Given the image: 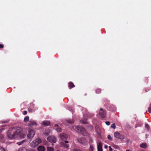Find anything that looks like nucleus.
<instances>
[{"label": "nucleus", "mask_w": 151, "mask_h": 151, "mask_svg": "<svg viewBox=\"0 0 151 151\" xmlns=\"http://www.w3.org/2000/svg\"><path fill=\"white\" fill-rule=\"evenodd\" d=\"M20 131L17 130L15 132H12L10 130L8 131L7 136L10 139L16 138L18 137V135L20 134Z\"/></svg>", "instance_id": "1"}, {"label": "nucleus", "mask_w": 151, "mask_h": 151, "mask_svg": "<svg viewBox=\"0 0 151 151\" xmlns=\"http://www.w3.org/2000/svg\"><path fill=\"white\" fill-rule=\"evenodd\" d=\"M73 129L77 132L85 136H87V133L85 129L81 126H74Z\"/></svg>", "instance_id": "2"}, {"label": "nucleus", "mask_w": 151, "mask_h": 151, "mask_svg": "<svg viewBox=\"0 0 151 151\" xmlns=\"http://www.w3.org/2000/svg\"><path fill=\"white\" fill-rule=\"evenodd\" d=\"M42 142L41 139L39 138H37L36 140L32 141L30 144L31 147L35 148Z\"/></svg>", "instance_id": "3"}, {"label": "nucleus", "mask_w": 151, "mask_h": 151, "mask_svg": "<svg viewBox=\"0 0 151 151\" xmlns=\"http://www.w3.org/2000/svg\"><path fill=\"white\" fill-rule=\"evenodd\" d=\"M35 134L34 131L31 129H29L28 130V133L27 135V137L28 139L32 138Z\"/></svg>", "instance_id": "4"}, {"label": "nucleus", "mask_w": 151, "mask_h": 151, "mask_svg": "<svg viewBox=\"0 0 151 151\" xmlns=\"http://www.w3.org/2000/svg\"><path fill=\"white\" fill-rule=\"evenodd\" d=\"M47 140L49 142L52 143H55L56 141V138L54 136H49L47 138Z\"/></svg>", "instance_id": "5"}, {"label": "nucleus", "mask_w": 151, "mask_h": 151, "mask_svg": "<svg viewBox=\"0 0 151 151\" xmlns=\"http://www.w3.org/2000/svg\"><path fill=\"white\" fill-rule=\"evenodd\" d=\"M114 136L115 137L119 139L123 140L124 139V137L123 135H121L118 132H116L114 133Z\"/></svg>", "instance_id": "6"}, {"label": "nucleus", "mask_w": 151, "mask_h": 151, "mask_svg": "<svg viewBox=\"0 0 151 151\" xmlns=\"http://www.w3.org/2000/svg\"><path fill=\"white\" fill-rule=\"evenodd\" d=\"M60 137L62 140L65 141H66V140L68 137V135L65 133H62L60 134Z\"/></svg>", "instance_id": "7"}, {"label": "nucleus", "mask_w": 151, "mask_h": 151, "mask_svg": "<svg viewBox=\"0 0 151 151\" xmlns=\"http://www.w3.org/2000/svg\"><path fill=\"white\" fill-rule=\"evenodd\" d=\"M100 110L102 111L99 113V116H100V117L102 118H104L105 117L106 114V111L103 110L102 108H101Z\"/></svg>", "instance_id": "8"}, {"label": "nucleus", "mask_w": 151, "mask_h": 151, "mask_svg": "<svg viewBox=\"0 0 151 151\" xmlns=\"http://www.w3.org/2000/svg\"><path fill=\"white\" fill-rule=\"evenodd\" d=\"M78 141L80 143L82 144L83 145H85L87 142L86 138L83 137H81L78 139Z\"/></svg>", "instance_id": "9"}, {"label": "nucleus", "mask_w": 151, "mask_h": 151, "mask_svg": "<svg viewBox=\"0 0 151 151\" xmlns=\"http://www.w3.org/2000/svg\"><path fill=\"white\" fill-rule=\"evenodd\" d=\"M37 109V107L34 104H31L29 109V111H34Z\"/></svg>", "instance_id": "10"}, {"label": "nucleus", "mask_w": 151, "mask_h": 151, "mask_svg": "<svg viewBox=\"0 0 151 151\" xmlns=\"http://www.w3.org/2000/svg\"><path fill=\"white\" fill-rule=\"evenodd\" d=\"M19 151H35V149L31 148L27 150L25 147H22L19 149Z\"/></svg>", "instance_id": "11"}, {"label": "nucleus", "mask_w": 151, "mask_h": 151, "mask_svg": "<svg viewBox=\"0 0 151 151\" xmlns=\"http://www.w3.org/2000/svg\"><path fill=\"white\" fill-rule=\"evenodd\" d=\"M98 151H103L102 145L101 142H99L97 145Z\"/></svg>", "instance_id": "12"}, {"label": "nucleus", "mask_w": 151, "mask_h": 151, "mask_svg": "<svg viewBox=\"0 0 151 151\" xmlns=\"http://www.w3.org/2000/svg\"><path fill=\"white\" fill-rule=\"evenodd\" d=\"M36 125L37 123L36 122L33 121H30L28 124V125L29 126H32L34 125Z\"/></svg>", "instance_id": "13"}, {"label": "nucleus", "mask_w": 151, "mask_h": 151, "mask_svg": "<svg viewBox=\"0 0 151 151\" xmlns=\"http://www.w3.org/2000/svg\"><path fill=\"white\" fill-rule=\"evenodd\" d=\"M68 143V141H65V142H62V145L65 148H68L69 147V145L67 144Z\"/></svg>", "instance_id": "14"}, {"label": "nucleus", "mask_w": 151, "mask_h": 151, "mask_svg": "<svg viewBox=\"0 0 151 151\" xmlns=\"http://www.w3.org/2000/svg\"><path fill=\"white\" fill-rule=\"evenodd\" d=\"M107 109L110 111H112L114 110V106L112 105H109L107 106Z\"/></svg>", "instance_id": "15"}, {"label": "nucleus", "mask_w": 151, "mask_h": 151, "mask_svg": "<svg viewBox=\"0 0 151 151\" xmlns=\"http://www.w3.org/2000/svg\"><path fill=\"white\" fill-rule=\"evenodd\" d=\"M45 149V148L42 146H40L37 148V150L39 151H44Z\"/></svg>", "instance_id": "16"}, {"label": "nucleus", "mask_w": 151, "mask_h": 151, "mask_svg": "<svg viewBox=\"0 0 151 151\" xmlns=\"http://www.w3.org/2000/svg\"><path fill=\"white\" fill-rule=\"evenodd\" d=\"M75 86V85L72 82H70L68 83V87L69 89H71Z\"/></svg>", "instance_id": "17"}, {"label": "nucleus", "mask_w": 151, "mask_h": 151, "mask_svg": "<svg viewBox=\"0 0 151 151\" xmlns=\"http://www.w3.org/2000/svg\"><path fill=\"white\" fill-rule=\"evenodd\" d=\"M140 147L142 148L145 149L147 147V145L146 143H143L141 144Z\"/></svg>", "instance_id": "18"}, {"label": "nucleus", "mask_w": 151, "mask_h": 151, "mask_svg": "<svg viewBox=\"0 0 151 151\" xmlns=\"http://www.w3.org/2000/svg\"><path fill=\"white\" fill-rule=\"evenodd\" d=\"M42 124L45 126H49L50 125V122L49 121H45L43 122Z\"/></svg>", "instance_id": "19"}, {"label": "nucleus", "mask_w": 151, "mask_h": 151, "mask_svg": "<svg viewBox=\"0 0 151 151\" xmlns=\"http://www.w3.org/2000/svg\"><path fill=\"white\" fill-rule=\"evenodd\" d=\"M96 132L98 134H100L101 132V129L98 125H96L95 127Z\"/></svg>", "instance_id": "20"}, {"label": "nucleus", "mask_w": 151, "mask_h": 151, "mask_svg": "<svg viewBox=\"0 0 151 151\" xmlns=\"http://www.w3.org/2000/svg\"><path fill=\"white\" fill-rule=\"evenodd\" d=\"M80 122L81 123L83 124H86L88 123L87 120L86 119L81 120L80 121Z\"/></svg>", "instance_id": "21"}, {"label": "nucleus", "mask_w": 151, "mask_h": 151, "mask_svg": "<svg viewBox=\"0 0 151 151\" xmlns=\"http://www.w3.org/2000/svg\"><path fill=\"white\" fill-rule=\"evenodd\" d=\"M20 134H19L18 135V136H19L20 137L22 138H24V137H25V136H26L24 134L21 133L20 131Z\"/></svg>", "instance_id": "22"}, {"label": "nucleus", "mask_w": 151, "mask_h": 151, "mask_svg": "<svg viewBox=\"0 0 151 151\" xmlns=\"http://www.w3.org/2000/svg\"><path fill=\"white\" fill-rule=\"evenodd\" d=\"M67 122L70 124H73L74 123V120L73 119H69L67 120Z\"/></svg>", "instance_id": "23"}, {"label": "nucleus", "mask_w": 151, "mask_h": 151, "mask_svg": "<svg viewBox=\"0 0 151 151\" xmlns=\"http://www.w3.org/2000/svg\"><path fill=\"white\" fill-rule=\"evenodd\" d=\"M29 118L28 116H26L25 117L24 119V122H26L29 120Z\"/></svg>", "instance_id": "24"}, {"label": "nucleus", "mask_w": 151, "mask_h": 151, "mask_svg": "<svg viewBox=\"0 0 151 151\" xmlns=\"http://www.w3.org/2000/svg\"><path fill=\"white\" fill-rule=\"evenodd\" d=\"M54 149L51 147H47V151H54Z\"/></svg>", "instance_id": "25"}, {"label": "nucleus", "mask_w": 151, "mask_h": 151, "mask_svg": "<svg viewBox=\"0 0 151 151\" xmlns=\"http://www.w3.org/2000/svg\"><path fill=\"white\" fill-rule=\"evenodd\" d=\"M94 149V147L93 146L91 145L89 148V151H93Z\"/></svg>", "instance_id": "26"}, {"label": "nucleus", "mask_w": 151, "mask_h": 151, "mask_svg": "<svg viewBox=\"0 0 151 151\" xmlns=\"http://www.w3.org/2000/svg\"><path fill=\"white\" fill-rule=\"evenodd\" d=\"M56 130L58 132H61L62 130L61 129L60 127H58L56 129Z\"/></svg>", "instance_id": "27"}, {"label": "nucleus", "mask_w": 151, "mask_h": 151, "mask_svg": "<svg viewBox=\"0 0 151 151\" xmlns=\"http://www.w3.org/2000/svg\"><path fill=\"white\" fill-rule=\"evenodd\" d=\"M96 91V93H99L101 92V89L99 88L97 89Z\"/></svg>", "instance_id": "28"}, {"label": "nucleus", "mask_w": 151, "mask_h": 151, "mask_svg": "<svg viewBox=\"0 0 151 151\" xmlns=\"http://www.w3.org/2000/svg\"><path fill=\"white\" fill-rule=\"evenodd\" d=\"M111 127L114 129H115L116 128V126L115 124L113 123L111 125Z\"/></svg>", "instance_id": "29"}, {"label": "nucleus", "mask_w": 151, "mask_h": 151, "mask_svg": "<svg viewBox=\"0 0 151 151\" xmlns=\"http://www.w3.org/2000/svg\"><path fill=\"white\" fill-rule=\"evenodd\" d=\"M148 111L150 113L151 112V104H150L148 109Z\"/></svg>", "instance_id": "30"}, {"label": "nucleus", "mask_w": 151, "mask_h": 151, "mask_svg": "<svg viewBox=\"0 0 151 151\" xmlns=\"http://www.w3.org/2000/svg\"><path fill=\"white\" fill-rule=\"evenodd\" d=\"M108 139L110 140H112V138L110 135H109L108 136Z\"/></svg>", "instance_id": "31"}, {"label": "nucleus", "mask_w": 151, "mask_h": 151, "mask_svg": "<svg viewBox=\"0 0 151 151\" xmlns=\"http://www.w3.org/2000/svg\"><path fill=\"white\" fill-rule=\"evenodd\" d=\"M0 151H6V150L4 148L0 147Z\"/></svg>", "instance_id": "32"}, {"label": "nucleus", "mask_w": 151, "mask_h": 151, "mask_svg": "<svg viewBox=\"0 0 151 151\" xmlns=\"http://www.w3.org/2000/svg\"><path fill=\"white\" fill-rule=\"evenodd\" d=\"M73 151H82L81 150L78 149H75Z\"/></svg>", "instance_id": "33"}, {"label": "nucleus", "mask_w": 151, "mask_h": 151, "mask_svg": "<svg viewBox=\"0 0 151 151\" xmlns=\"http://www.w3.org/2000/svg\"><path fill=\"white\" fill-rule=\"evenodd\" d=\"M105 123L108 126L110 124V122L109 121H106L105 122Z\"/></svg>", "instance_id": "34"}, {"label": "nucleus", "mask_w": 151, "mask_h": 151, "mask_svg": "<svg viewBox=\"0 0 151 151\" xmlns=\"http://www.w3.org/2000/svg\"><path fill=\"white\" fill-rule=\"evenodd\" d=\"M27 114V111H24L23 113L24 115H25Z\"/></svg>", "instance_id": "35"}, {"label": "nucleus", "mask_w": 151, "mask_h": 151, "mask_svg": "<svg viewBox=\"0 0 151 151\" xmlns=\"http://www.w3.org/2000/svg\"><path fill=\"white\" fill-rule=\"evenodd\" d=\"M145 126L146 127L148 128L149 127V125L147 124H145Z\"/></svg>", "instance_id": "36"}, {"label": "nucleus", "mask_w": 151, "mask_h": 151, "mask_svg": "<svg viewBox=\"0 0 151 151\" xmlns=\"http://www.w3.org/2000/svg\"><path fill=\"white\" fill-rule=\"evenodd\" d=\"M4 47V46L3 45L0 44V48H3Z\"/></svg>", "instance_id": "37"}, {"label": "nucleus", "mask_w": 151, "mask_h": 151, "mask_svg": "<svg viewBox=\"0 0 151 151\" xmlns=\"http://www.w3.org/2000/svg\"><path fill=\"white\" fill-rule=\"evenodd\" d=\"M23 142V141H22V142H18L17 143V144L19 145H21L22 144Z\"/></svg>", "instance_id": "38"}, {"label": "nucleus", "mask_w": 151, "mask_h": 151, "mask_svg": "<svg viewBox=\"0 0 151 151\" xmlns=\"http://www.w3.org/2000/svg\"><path fill=\"white\" fill-rule=\"evenodd\" d=\"M90 114V117L91 118L92 117H93L94 115V114Z\"/></svg>", "instance_id": "39"}, {"label": "nucleus", "mask_w": 151, "mask_h": 151, "mask_svg": "<svg viewBox=\"0 0 151 151\" xmlns=\"http://www.w3.org/2000/svg\"><path fill=\"white\" fill-rule=\"evenodd\" d=\"M54 127H58L59 126L58 124H56L54 125Z\"/></svg>", "instance_id": "40"}, {"label": "nucleus", "mask_w": 151, "mask_h": 151, "mask_svg": "<svg viewBox=\"0 0 151 151\" xmlns=\"http://www.w3.org/2000/svg\"><path fill=\"white\" fill-rule=\"evenodd\" d=\"M109 150L110 151H112L113 150V149H112V148L111 147V146H109Z\"/></svg>", "instance_id": "41"}, {"label": "nucleus", "mask_w": 151, "mask_h": 151, "mask_svg": "<svg viewBox=\"0 0 151 151\" xmlns=\"http://www.w3.org/2000/svg\"><path fill=\"white\" fill-rule=\"evenodd\" d=\"M104 101H106V102H107V104H108L109 102V101L108 100H104Z\"/></svg>", "instance_id": "42"}, {"label": "nucleus", "mask_w": 151, "mask_h": 151, "mask_svg": "<svg viewBox=\"0 0 151 151\" xmlns=\"http://www.w3.org/2000/svg\"><path fill=\"white\" fill-rule=\"evenodd\" d=\"M145 80L146 81V82H148V80L147 79V78H145Z\"/></svg>", "instance_id": "43"}, {"label": "nucleus", "mask_w": 151, "mask_h": 151, "mask_svg": "<svg viewBox=\"0 0 151 151\" xmlns=\"http://www.w3.org/2000/svg\"><path fill=\"white\" fill-rule=\"evenodd\" d=\"M45 134L46 135H48L49 134V133L47 132L45 133Z\"/></svg>", "instance_id": "44"}, {"label": "nucleus", "mask_w": 151, "mask_h": 151, "mask_svg": "<svg viewBox=\"0 0 151 151\" xmlns=\"http://www.w3.org/2000/svg\"><path fill=\"white\" fill-rule=\"evenodd\" d=\"M105 147V148H107V146H106V145H105V147Z\"/></svg>", "instance_id": "45"}, {"label": "nucleus", "mask_w": 151, "mask_h": 151, "mask_svg": "<svg viewBox=\"0 0 151 151\" xmlns=\"http://www.w3.org/2000/svg\"><path fill=\"white\" fill-rule=\"evenodd\" d=\"M140 151H145L144 150H141Z\"/></svg>", "instance_id": "46"}, {"label": "nucleus", "mask_w": 151, "mask_h": 151, "mask_svg": "<svg viewBox=\"0 0 151 151\" xmlns=\"http://www.w3.org/2000/svg\"><path fill=\"white\" fill-rule=\"evenodd\" d=\"M104 105H105L106 106V104H104Z\"/></svg>", "instance_id": "47"}]
</instances>
